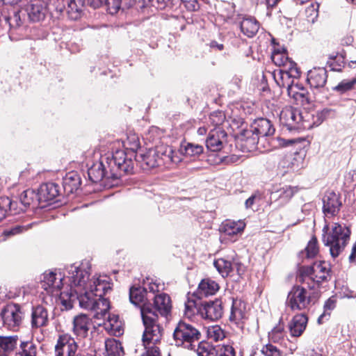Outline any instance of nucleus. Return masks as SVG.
<instances>
[{"instance_id": "26", "label": "nucleus", "mask_w": 356, "mask_h": 356, "mask_svg": "<svg viewBox=\"0 0 356 356\" xmlns=\"http://www.w3.org/2000/svg\"><path fill=\"white\" fill-rule=\"evenodd\" d=\"M307 321V317L303 314L296 315L289 325L291 335L294 337L301 336L306 328Z\"/></svg>"}, {"instance_id": "45", "label": "nucleus", "mask_w": 356, "mask_h": 356, "mask_svg": "<svg viewBox=\"0 0 356 356\" xmlns=\"http://www.w3.org/2000/svg\"><path fill=\"white\" fill-rule=\"evenodd\" d=\"M318 245L317 238L312 236L305 249V253L307 258H313L318 253Z\"/></svg>"}, {"instance_id": "32", "label": "nucleus", "mask_w": 356, "mask_h": 356, "mask_svg": "<svg viewBox=\"0 0 356 356\" xmlns=\"http://www.w3.org/2000/svg\"><path fill=\"white\" fill-rule=\"evenodd\" d=\"M127 0H90V3L94 8L101 6L104 3L107 6V9L111 14L116 13L121 8H128L129 6H126Z\"/></svg>"}, {"instance_id": "12", "label": "nucleus", "mask_w": 356, "mask_h": 356, "mask_svg": "<svg viewBox=\"0 0 356 356\" xmlns=\"http://www.w3.org/2000/svg\"><path fill=\"white\" fill-rule=\"evenodd\" d=\"M13 5L18 6L21 9H24L31 20L38 22L44 17L46 4L42 0H13Z\"/></svg>"}, {"instance_id": "49", "label": "nucleus", "mask_w": 356, "mask_h": 356, "mask_svg": "<svg viewBox=\"0 0 356 356\" xmlns=\"http://www.w3.org/2000/svg\"><path fill=\"white\" fill-rule=\"evenodd\" d=\"M12 206L13 202L9 197H0V221L6 217L8 209H10Z\"/></svg>"}, {"instance_id": "62", "label": "nucleus", "mask_w": 356, "mask_h": 356, "mask_svg": "<svg viewBox=\"0 0 356 356\" xmlns=\"http://www.w3.org/2000/svg\"><path fill=\"white\" fill-rule=\"evenodd\" d=\"M280 0H264L268 8H273L277 4Z\"/></svg>"}, {"instance_id": "64", "label": "nucleus", "mask_w": 356, "mask_h": 356, "mask_svg": "<svg viewBox=\"0 0 356 356\" xmlns=\"http://www.w3.org/2000/svg\"><path fill=\"white\" fill-rule=\"evenodd\" d=\"M159 3L161 4V7H165L172 4V0H157Z\"/></svg>"}, {"instance_id": "24", "label": "nucleus", "mask_w": 356, "mask_h": 356, "mask_svg": "<svg viewBox=\"0 0 356 356\" xmlns=\"http://www.w3.org/2000/svg\"><path fill=\"white\" fill-rule=\"evenodd\" d=\"M327 78V71L323 67H314L309 70L307 74V81L310 86L314 88L324 87Z\"/></svg>"}, {"instance_id": "53", "label": "nucleus", "mask_w": 356, "mask_h": 356, "mask_svg": "<svg viewBox=\"0 0 356 356\" xmlns=\"http://www.w3.org/2000/svg\"><path fill=\"white\" fill-rule=\"evenodd\" d=\"M200 307L197 308V303L193 300H188L185 303V315L191 317L196 312L199 313Z\"/></svg>"}, {"instance_id": "8", "label": "nucleus", "mask_w": 356, "mask_h": 356, "mask_svg": "<svg viewBox=\"0 0 356 356\" xmlns=\"http://www.w3.org/2000/svg\"><path fill=\"white\" fill-rule=\"evenodd\" d=\"M201 337L200 332L193 325L179 321L176 326L173 338L177 346L195 350Z\"/></svg>"}, {"instance_id": "7", "label": "nucleus", "mask_w": 356, "mask_h": 356, "mask_svg": "<svg viewBox=\"0 0 356 356\" xmlns=\"http://www.w3.org/2000/svg\"><path fill=\"white\" fill-rule=\"evenodd\" d=\"M280 121L289 129H310L314 126L312 120L313 114L307 111H300L291 106L282 109L280 115Z\"/></svg>"}, {"instance_id": "41", "label": "nucleus", "mask_w": 356, "mask_h": 356, "mask_svg": "<svg viewBox=\"0 0 356 356\" xmlns=\"http://www.w3.org/2000/svg\"><path fill=\"white\" fill-rule=\"evenodd\" d=\"M319 4L317 2L312 3L305 10V19L308 23L314 24L318 17Z\"/></svg>"}, {"instance_id": "59", "label": "nucleus", "mask_w": 356, "mask_h": 356, "mask_svg": "<svg viewBox=\"0 0 356 356\" xmlns=\"http://www.w3.org/2000/svg\"><path fill=\"white\" fill-rule=\"evenodd\" d=\"M335 307V301L331 298H329L324 305L325 312L324 313L320 316L318 318V321H321V319L325 315V312L327 310H332Z\"/></svg>"}, {"instance_id": "39", "label": "nucleus", "mask_w": 356, "mask_h": 356, "mask_svg": "<svg viewBox=\"0 0 356 356\" xmlns=\"http://www.w3.org/2000/svg\"><path fill=\"white\" fill-rule=\"evenodd\" d=\"M203 149L202 145L190 143L182 145L180 148L181 152L187 156H199L203 152Z\"/></svg>"}, {"instance_id": "20", "label": "nucleus", "mask_w": 356, "mask_h": 356, "mask_svg": "<svg viewBox=\"0 0 356 356\" xmlns=\"http://www.w3.org/2000/svg\"><path fill=\"white\" fill-rule=\"evenodd\" d=\"M227 134L221 128H215L211 130L206 141L208 149L212 152H218L222 149L225 141Z\"/></svg>"}, {"instance_id": "56", "label": "nucleus", "mask_w": 356, "mask_h": 356, "mask_svg": "<svg viewBox=\"0 0 356 356\" xmlns=\"http://www.w3.org/2000/svg\"><path fill=\"white\" fill-rule=\"evenodd\" d=\"M187 10L195 11L198 10L200 6L197 0H181Z\"/></svg>"}, {"instance_id": "15", "label": "nucleus", "mask_w": 356, "mask_h": 356, "mask_svg": "<svg viewBox=\"0 0 356 356\" xmlns=\"http://www.w3.org/2000/svg\"><path fill=\"white\" fill-rule=\"evenodd\" d=\"M55 9L62 13L66 10L69 17L76 19L84 5L85 0H51Z\"/></svg>"}, {"instance_id": "18", "label": "nucleus", "mask_w": 356, "mask_h": 356, "mask_svg": "<svg viewBox=\"0 0 356 356\" xmlns=\"http://www.w3.org/2000/svg\"><path fill=\"white\" fill-rule=\"evenodd\" d=\"M341 202L334 191H327L323 197V211L327 217L336 216L339 211Z\"/></svg>"}, {"instance_id": "16", "label": "nucleus", "mask_w": 356, "mask_h": 356, "mask_svg": "<svg viewBox=\"0 0 356 356\" xmlns=\"http://www.w3.org/2000/svg\"><path fill=\"white\" fill-rule=\"evenodd\" d=\"M77 343L74 338L68 334H64L59 337L55 346L56 356H75L77 351Z\"/></svg>"}, {"instance_id": "4", "label": "nucleus", "mask_w": 356, "mask_h": 356, "mask_svg": "<svg viewBox=\"0 0 356 356\" xmlns=\"http://www.w3.org/2000/svg\"><path fill=\"white\" fill-rule=\"evenodd\" d=\"M88 263V261L82 262L78 266H81L83 264ZM72 266H77L75 264H72ZM72 266L70 265L67 267V275L70 282V293L68 292H61V289L63 287V280L64 276L61 273L56 272H47L43 274V278L41 282L42 288L47 292V293L51 295V296H59L61 303L65 307L66 309H71L73 307V304L75 302V298L76 297V293H78V288L74 286H72V283L70 279L69 269Z\"/></svg>"}, {"instance_id": "57", "label": "nucleus", "mask_w": 356, "mask_h": 356, "mask_svg": "<svg viewBox=\"0 0 356 356\" xmlns=\"http://www.w3.org/2000/svg\"><path fill=\"white\" fill-rule=\"evenodd\" d=\"M260 200V196L257 194H253L252 196H250L248 199L246 200L245 206L246 209H251L252 208L253 205L255 203L259 202Z\"/></svg>"}, {"instance_id": "40", "label": "nucleus", "mask_w": 356, "mask_h": 356, "mask_svg": "<svg viewBox=\"0 0 356 356\" xmlns=\"http://www.w3.org/2000/svg\"><path fill=\"white\" fill-rule=\"evenodd\" d=\"M123 145L127 150H130L133 153H135L140 147L138 135L135 133H129L127 135V139L124 141Z\"/></svg>"}, {"instance_id": "63", "label": "nucleus", "mask_w": 356, "mask_h": 356, "mask_svg": "<svg viewBox=\"0 0 356 356\" xmlns=\"http://www.w3.org/2000/svg\"><path fill=\"white\" fill-rule=\"evenodd\" d=\"M211 47L217 48L218 50H222L223 49V44H218L216 42L213 41V42H211Z\"/></svg>"}, {"instance_id": "9", "label": "nucleus", "mask_w": 356, "mask_h": 356, "mask_svg": "<svg viewBox=\"0 0 356 356\" xmlns=\"http://www.w3.org/2000/svg\"><path fill=\"white\" fill-rule=\"evenodd\" d=\"M298 78H293L285 74L281 80H278L275 77V81L280 87H286L287 88L289 96L293 98L298 104H309L312 101V97L307 89L302 84L299 83Z\"/></svg>"}, {"instance_id": "38", "label": "nucleus", "mask_w": 356, "mask_h": 356, "mask_svg": "<svg viewBox=\"0 0 356 356\" xmlns=\"http://www.w3.org/2000/svg\"><path fill=\"white\" fill-rule=\"evenodd\" d=\"M213 264L223 277L231 275V273L233 272L232 263L223 258L216 259Z\"/></svg>"}, {"instance_id": "27", "label": "nucleus", "mask_w": 356, "mask_h": 356, "mask_svg": "<svg viewBox=\"0 0 356 356\" xmlns=\"http://www.w3.org/2000/svg\"><path fill=\"white\" fill-rule=\"evenodd\" d=\"M48 323V312L47 309L40 305L33 308L31 313V326L38 328L46 326Z\"/></svg>"}, {"instance_id": "55", "label": "nucleus", "mask_w": 356, "mask_h": 356, "mask_svg": "<svg viewBox=\"0 0 356 356\" xmlns=\"http://www.w3.org/2000/svg\"><path fill=\"white\" fill-rule=\"evenodd\" d=\"M31 227V224L27 226H15L10 229L5 230L3 232V235L5 236H14L17 234L22 232L24 230H27L29 228Z\"/></svg>"}, {"instance_id": "46", "label": "nucleus", "mask_w": 356, "mask_h": 356, "mask_svg": "<svg viewBox=\"0 0 356 356\" xmlns=\"http://www.w3.org/2000/svg\"><path fill=\"white\" fill-rule=\"evenodd\" d=\"M207 335L209 339L219 341L225 338L224 330L219 325H213L208 328Z\"/></svg>"}, {"instance_id": "28", "label": "nucleus", "mask_w": 356, "mask_h": 356, "mask_svg": "<svg viewBox=\"0 0 356 356\" xmlns=\"http://www.w3.org/2000/svg\"><path fill=\"white\" fill-rule=\"evenodd\" d=\"M219 289L217 282L211 279H204L199 284L196 294L199 298L214 295Z\"/></svg>"}, {"instance_id": "29", "label": "nucleus", "mask_w": 356, "mask_h": 356, "mask_svg": "<svg viewBox=\"0 0 356 356\" xmlns=\"http://www.w3.org/2000/svg\"><path fill=\"white\" fill-rule=\"evenodd\" d=\"M59 193L58 186L54 183H47L40 186L38 195L40 202L54 200Z\"/></svg>"}, {"instance_id": "36", "label": "nucleus", "mask_w": 356, "mask_h": 356, "mask_svg": "<svg viewBox=\"0 0 356 356\" xmlns=\"http://www.w3.org/2000/svg\"><path fill=\"white\" fill-rule=\"evenodd\" d=\"M19 199L21 203L26 207L31 205L37 206L38 203H40L38 192L36 193L32 189L23 191Z\"/></svg>"}, {"instance_id": "25", "label": "nucleus", "mask_w": 356, "mask_h": 356, "mask_svg": "<svg viewBox=\"0 0 356 356\" xmlns=\"http://www.w3.org/2000/svg\"><path fill=\"white\" fill-rule=\"evenodd\" d=\"M154 309L161 316H167L171 312V300L168 295L159 293L154 298Z\"/></svg>"}, {"instance_id": "31", "label": "nucleus", "mask_w": 356, "mask_h": 356, "mask_svg": "<svg viewBox=\"0 0 356 356\" xmlns=\"http://www.w3.org/2000/svg\"><path fill=\"white\" fill-rule=\"evenodd\" d=\"M245 223L243 220H225L220 226V231L227 236H235L244 230Z\"/></svg>"}, {"instance_id": "35", "label": "nucleus", "mask_w": 356, "mask_h": 356, "mask_svg": "<svg viewBox=\"0 0 356 356\" xmlns=\"http://www.w3.org/2000/svg\"><path fill=\"white\" fill-rule=\"evenodd\" d=\"M63 185L66 193H72L80 186L81 179L76 172H70L64 177Z\"/></svg>"}, {"instance_id": "42", "label": "nucleus", "mask_w": 356, "mask_h": 356, "mask_svg": "<svg viewBox=\"0 0 356 356\" xmlns=\"http://www.w3.org/2000/svg\"><path fill=\"white\" fill-rule=\"evenodd\" d=\"M129 299L132 304L139 305L145 299V289L140 287H131L129 291Z\"/></svg>"}, {"instance_id": "21", "label": "nucleus", "mask_w": 356, "mask_h": 356, "mask_svg": "<svg viewBox=\"0 0 356 356\" xmlns=\"http://www.w3.org/2000/svg\"><path fill=\"white\" fill-rule=\"evenodd\" d=\"M199 313L204 319L216 321L221 318L222 309L219 302H210L200 307Z\"/></svg>"}, {"instance_id": "19", "label": "nucleus", "mask_w": 356, "mask_h": 356, "mask_svg": "<svg viewBox=\"0 0 356 356\" xmlns=\"http://www.w3.org/2000/svg\"><path fill=\"white\" fill-rule=\"evenodd\" d=\"M248 309L246 303L238 299L233 300L229 319L238 327H242L247 318Z\"/></svg>"}, {"instance_id": "48", "label": "nucleus", "mask_w": 356, "mask_h": 356, "mask_svg": "<svg viewBox=\"0 0 356 356\" xmlns=\"http://www.w3.org/2000/svg\"><path fill=\"white\" fill-rule=\"evenodd\" d=\"M269 338L274 342H279L284 338V326L279 324L269 332Z\"/></svg>"}, {"instance_id": "34", "label": "nucleus", "mask_w": 356, "mask_h": 356, "mask_svg": "<svg viewBox=\"0 0 356 356\" xmlns=\"http://www.w3.org/2000/svg\"><path fill=\"white\" fill-rule=\"evenodd\" d=\"M241 30L249 38L253 37L259 31V24L254 17H245L241 22Z\"/></svg>"}, {"instance_id": "3", "label": "nucleus", "mask_w": 356, "mask_h": 356, "mask_svg": "<svg viewBox=\"0 0 356 356\" xmlns=\"http://www.w3.org/2000/svg\"><path fill=\"white\" fill-rule=\"evenodd\" d=\"M140 313L145 330L143 335V344L146 352L142 356H161L159 348L163 329L157 323L158 314L149 304H143Z\"/></svg>"}, {"instance_id": "50", "label": "nucleus", "mask_w": 356, "mask_h": 356, "mask_svg": "<svg viewBox=\"0 0 356 356\" xmlns=\"http://www.w3.org/2000/svg\"><path fill=\"white\" fill-rule=\"evenodd\" d=\"M225 119L224 113L221 111H215L209 116L210 122L216 127L220 128L219 126L222 124Z\"/></svg>"}, {"instance_id": "60", "label": "nucleus", "mask_w": 356, "mask_h": 356, "mask_svg": "<svg viewBox=\"0 0 356 356\" xmlns=\"http://www.w3.org/2000/svg\"><path fill=\"white\" fill-rule=\"evenodd\" d=\"M349 259L350 261L356 262V243L352 248V252L349 257Z\"/></svg>"}, {"instance_id": "17", "label": "nucleus", "mask_w": 356, "mask_h": 356, "mask_svg": "<svg viewBox=\"0 0 356 356\" xmlns=\"http://www.w3.org/2000/svg\"><path fill=\"white\" fill-rule=\"evenodd\" d=\"M330 265L327 262L319 261L309 267L306 273L309 279L320 283L327 279L330 275Z\"/></svg>"}, {"instance_id": "37", "label": "nucleus", "mask_w": 356, "mask_h": 356, "mask_svg": "<svg viewBox=\"0 0 356 356\" xmlns=\"http://www.w3.org/2000/svg\"><path fill=\"white\" fill-rule=\"evenodd\" d=\"M105 348L108 356H122L124 354L121 343L115 339H106Z\"/></svg>"}, {"instance_id": "33", "label": "nucleus", "mask_w": 356, "mask_h": 356, "mask_svg": "<svg viewBox=\"0 0 356 356\" xmlns=\"http://www.w3.org/2000/svg\"><path fill=\"white\" fill-rule=\"evenodd\" d=\"M105 330L114 336H120L124 332L122 322L119 320L117 315L113 314L108 316L107 321L104 323Z\"/></svg>"}, {"instance_id": "44", "label": "nucleus", "mask_w": 356, "mask_h": 356, "mask_svg": "<svg viewBox=\"0 0 356 356\" xmlns=\"http://www.w3.org/2000/svg\"><path fill=\"white\" fill-rule=\"evenodd\" d=\"M213 356H235L234 348L229 345H218L213 348Z\"/></svg>"}, {"instance_id": "51", "label": "nucleus", "mask_w": 356, "mask_h": 356, "mask_svg": "<svg viewBox=\"0 0 356 356\" xmlns=\"http://www.w3.org/2000/svg\"><path fill=\"white\" fill-rule=\"evenodd\" d=\"M260 353L264 356H282L281 351L272 344L263 346Z\"/></svg>"}, {"instance_id": "14", "label": "nucleus", "mask_w": 356, "mask_h": 356, "mask_svg": "<svg viewBox=\"0 0 356 356\" xmlns=\"http://www.w3.org/2000/svg\"><path fill=\"white\" fill-rule=\"evenodd\" d=\"M1 316L3 325L9 330H15L22 321V312L18 305H7L1 311Z\"/></svg>"}, {"instance_id": "47", "label": "nucleus", "mask_w": 356, "mask_h": 356, "mask_svg": "<svg viewBox=\"0 0 356 356\" xmlns=\"http://www.w3.org/2000/svg\"><path fill=\"white\" fill-rule=\"evenodd\" d=\"M196 347L195 350L198 356H213V348L208 343L198 341V343H196Z\"/></svg>"}, {"instance_id": "54", "label": "nucleus", "mask_w": 356, "mask_h": 356, "mask_svg": "<svg viewBox=\"0 0 356 356\" xmlns=\"http://www.w3.org/2000/svg\"><path fill=\"white\" fill-rule=\"evenodd\" d=\"M146 284L147 286L145 290H149V292H152L153 293L159 292L163 289V284L158 282L157 280L154 281L153 280H151L149 281V280L147 279V283Z\"/></svg>"}, {"instance_id": "2", "label": "nucleus", "mask_w": 356, "mask_h": 356, "mask_svg": "<svg viewBox=\"0 0 356 356\" xmlns=\"http://www.w3.org/2000/svg\"><path fill=\"white\" fill-rule=\"evenodd\" d=\"M133 169L134 162L131 158H127L125 151L117 149L101 156L100 161L88 169V175L89 179L96 183L103 178L118 179L131 172Z\"/></svg>"}, {"instance_id": "52", "label": "nucleus", "mask_w": 356, "mask_h": 356, "mask_svg": "<svg viewBox=\"0 0 356 356\" xmlns=\"http://www.w3.org/2000/svg\"><path fill=\"white\" fill-rule=\"evenodd\" d=\"M356 83V79L352 80H343L340 82L334 89L340 92H345L353 88Z\"/></svg>"}, {"instance_id": "6", "label": "nucleus", "mask_w": 356, "mask_h": 356, "mask_svg": "<svg viewBox=\"0 0 356 356\" xmlns=\"http://www.w3.org/2000/svg\"><path fill=\"white\" fill-rule=\"evenodd\" d=\"M135 159L147 168H154L161 164L178 163L181 161L170 147L163 144L149 149L145 153L135 154Z\"/></svg>"}, {"instance_id": "23", "label": "nucleus", "mask_w": 356, "mask_h": 356, "mask_svg": "<svg viewBox=\"0 0 356 356\" xmlns=\"http://www.w3.org/2000/svg\"><path fill=\"white\" fill-rule=\"evenodd\" d=\"M296 191L295 187L285 185L273 191L270 199L271 202H278L279 205H283L291 199Z\"/></svg>"}, {"instance_id": "30", "label": "nucleus", "mask_w": 356, "mask_h": 356, "mask_svg": "<svg viewBox=\"0 0 356 356\" xmlns=\"http://www.w3.org/2000/svg\"><path fill=\"white\" fill-rule=\"evenodd\" d=\"M19 338L17 335L0 336V355L8 356L18 346Z\"/></svg>"}, {"instance_id": "43", "label": "nucleus", "mask_w": 356, "mask_h": 356, "mask_svg": "<svg viewBox=\"0 0 356 356\" xmlns=\"http://www.w3.org/2000/svg\"><path fill=\"white\" fill-rule=\"evenodd\" d=\"M20 350L16 356H36V347L28 341H22L19 344Z\"/></svg>"}, {"instance_id": "22", "label": "nucleus", "mask_w": 356, "mask_h": 356, "mask_svg": "<svg viewBox=\"0 0 356 356\" xmlns=\"http://www.w3.org/2000/svg\"><path fill=\"white\" fill-rule=\"evenodd\" d=\"M91 324V320L87 315L79 314L74 318L73 333L77 337L84 338L88 335Z\"/></svg>"}, {"instance_id": "61", "label": "nucleus", "mask_w": 356, "mask_h": 356, "mask_svg": "<svg viewBox=\"0 0 356 356\" xmlns=\"http://www.w3.org/2000/svg\"><path fill=\"white\" fill-rule=\"evenodd\" d=\"M353 42V37L352 35H347L342 39V43L343 44L350 45Z\"/></svg>"}, {"instance_id": "13", "label": "nucleus", "mask_w": 356, "mask_h": 356, "mask_svg": "<svg viewBox=\"0 0 356 356\" xmlns=\"http://www.w3.org/2000/svg\"><path fill=\"white\" fill-rule=\"evenodd\" d=\"M274 132L275 129L270 120L266 118L257 119L252 123L251 130L247 132L248 137L250 133L252 134V138H248L246 143L255 145L258 143L259 137L271 136Z\"/></svg>"}, {"instance_id": "5", "label": "nucleus", "mask_w": 356, "mask_h": 356, "mask_svg": "<svg viewBox=\"0 0 356 356\" xmlns=\"http://www.w3.org/2000/svg\"><path fill=\"white\" fill-rule=\"evenodd\" d=\"M350 229L343 224L331 222L323 228L322 241L329 248L332 257L337 258L345 250L350 238Z\"/></svg>"}, {"instance_id": "10", "label": "nucleus", "mask_w": 356, "mask_h": 356, "mask_svg": "<svg viewBox=\"0 0 356 356\" xmlns=\"http://www.w3.org/2000/svg\"><path fill=\"white\" fill-rule=\"evenodd\" d=\"M272 60L277 66L282 67L277 74L275 75L278 80L282 79L284 74H286L293 78L300 77V72L297 67L296 63L289 59L285 48H275L272 54Z\"/></svg>"}, {"instance_id": "1", "label": "nucleus", "mask_w": 356, "mask_h": 356, "mask_svg": "<svg viewBox=\"0 0 356 356\" xmlns=\"http://www.w3.org/2000/svg\"><path fill=\"white\" fill-rule=\"evenodd\" d=\"M89 263L69 269L72 285L78 288L75 301L79 306L94 313L97 319H103L110 309L108 300L103 296L111 289L110 278L106 275H95L89 279Z\"/></svg>"}, {"instance_id": "58", "label": "nucleus", "mask_w": 356, "mask_h": 356, "mask_svg": "<svg viewBox=\"0 0 356 356\" xmlns=\"http://www.w3.org/2000/svg\"><path fill=\"white\" fill-rule=\"evenodd\" d=\"M233 271L236 270V273L239 276H242L246 270L245 266L238 261H234L232 263Z\"/></svg>"}, {"instance_id": "11", "label": "nucleus", "mask_w": 356, "mask_h": 356, "mask_svg": "<svg viewBox=\"0 0 356 356\" xmlns=\"http://www.w3.org/2000/svg\"><path fill=\"white\" fill-rule=\"evenodd\" d=\"M310 301L307 291L302 286H296L289 291L286 305L293 311L302 310L307 308Z\"/></svg>"}]
</instances>
